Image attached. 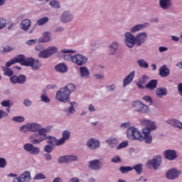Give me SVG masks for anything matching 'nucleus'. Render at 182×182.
<instances>
[{"label":"nucleus","mask_w":182,"mask_h":182,"mask_svg":"<svg viewBox=\"0 0 182 182\" xmlns=\"http://www.w3.org/2000/svg\"><path fill=\"white\" fill-rule=\"evenodd\" d=\"M140 123L141 126L146 127L142 129L144 136L141 135V133L139 132V129L134 127H131L127 131V137H133V139L139 140V141H143V140H144L145 143L150 144V143L153 141V137L150 135V132H151V130H156L157 127H156L154 122L147 119H140Z\"/></svg>","instance_id":"f257e3e1"},{"label":"nucleus","mask_w":182,"mask_h":182,"mask_svg":"<svg viewBox=\"0 0 182 182\" xmlns=\"http://www.w3.org/2000/svg\"><path fill=\"white\" fill-rule=\"evenodd\" d=\"M15 63H20L21 66H31L33 70H38L41 66L39 60H35V59L32 58L25 59V55H17L14 58L10 60L6 63V66H12V65H15Z\"/></svg>","instance_id":"f03ea898"},{"label":"nucleus","mask_w":182,"mask_h":182,"mask_svg":"<svg viewBox=\"0 0 182 182\" xmlns=\"http://www.w3.org/2000/svg\"><path fill=\"white\" fill-rule=\"evenodd\" d=\"M30 126V132H38V134H34V139H32L31 136L30 139L31 140V143L33 144H39V143H42L44 140H46L48 136L46 133H48V129L43 128L42 125L39 124H29Z\"/></svg>","instance_id":"7ed1b4c3"},{"label":"nucleus","mask_w":182,"mask_h":182,"mask_svg":"<svg viewBox=\"0 0 182 182\" xmlns=\"http://www.w3.org/2000/svg\"><path fill=\"white\" fill-rule=\"evenodd\" d=\"M147 39V33H140L136 37L131 33H126L125 34V44L128 48H133L134 44L137 46H141Z\"/></svg>","instance_id":"20e7f679"},{"label":"nucleus","mask_w":182,"mask_h":182,"mask_svg":"<svg viewBox=\"0 0 182 182\" xmlns=\"http://www.w3.org/2000/svg\"><path fill=\"white\" fill-rule=\"evenodd\" d=\"M70 97V94L64 87L60 88L56 93L57 100H59V102H62L63 103H66V102H68Z\"/></svg>","instance_id":"39448f33"},{"label":"nucleus","mask_w":182,"mask_h":182,"mask_svg":"<svg viewBox=\"0 0 182 182\" xmlns=\"http://www.w3.org/2000/svg\"><path fill=\"white\" fill-rule=\"evenodd\" d=\"M146 166L149 168H154V170H157V168L161 166V156H154L152 159L146 162Z\"/></svg>","instance_id":"423d86ee"},{"label":"nucleus","mask_w":182,"mask_h":182,"mask_svg":"<svg viewBox=\"0 0 182 182\" xmlns=\"http://www.w3.org/2000/svg\"><path fill=\"white\" fill-rule=\"evenodd\" d=\"M58 52V48L56 47H49L46 50H43L39 53L38 57L43 58H48L50 56H52L53 53H56Z\"/></svg>","instance_id":"0eeeda50"},{"label":"nucleus","mask_w":182,"mask_h":182,"mask_svg":"<svg viewBox=\"0 0 182 182\" xmlns=\"http://www.w3.org/2000/svg\"><path fill=\"white\" fill-rule=\"evenodd\" d=\"M87 62V58L80 54H77L73 56V63L77 66H83Z\"/></svg>","instance_id":"6e6552de"},{"label":"nucleus","mask_w":182,"mask_h":182,"mask_svg":"<svg viewBox=\"0 0 182 182\" xmlns=\"http://www.w3.org/2000/svg\"><path fill=\"white\" fill-rule=\"evenodd\" d=\"M23 149L26 151H28L30 154H33L34 156L39 154L41 152V149L38 147H35L32 144H25L23 145Z\"/></svg>","instance_id":"1a4fd4ad"},{"label":"nucleus","mask_w":182,"mask_h":182,"mask_svg":"<svg viewBox=\"0 0 182 182\" xmlns=\"http://www.w3.org/2000/svg\"><path fill=\"white\" fill-rule=\"evenodd\" d=\"M31 181V173L25 171L19 177L14 178L13 182H29Z\"/></svg>","instance_id":"9d476101"},{"label":"nucleus","mask_w":182,"mask_h":182,"mask_svg":"<svg viewBox=\"0 0 182 182\" xmlns=\"http://www.w3.org/2000/svg\"><path fill=\"white\" fill-rule=\"evenodd\" d=\"M10 80L11 83H20L21 85L23 84L25 82H26V76L23 75H20L18 76L14 75L10 77Z\"/></svg>","instance_id":"9b49d317"},{"label":"nucleus","mask_w":182,"mask_h":182,"mask_svg":"<svg viewBox=\"0 0 182 182\" xmlns=\"http://www.w3.org/2000/svg\"><path fill=\"white\" fill-rule=\"evenodd\" d=\"M164 156L167 160H175L177 159V153L174 150H166L164 152Z\"/></svg>","instance_id":"f8f14e48"},{"label":"nucleus","mask_w":182,"mask_h":182,"mask_svg":"<svg viewBox=\"0 0 182 182\" xmlns=\"http://www.w3.org/2000/svg\"><path fill=\"white\" fill-rule=\"evenodd\" d=\"M178 174H180L179 172H178L177 170L173 168L169 170L167 173H166V178L168 180H174L176 178H178Z\"/></svg>","instance_id":"ddd939ff"},{"label":"nucleus","mask_w":182,"mask_h":182,"mask_svg":"<svg viewBox=\"0 0 182 182\" xmlns=\"http://www.w3.org/2000/svg\"><path fill=\"white\" fill-rule=\"evenodd\" d=\"M134 75H135L134 71H132L127 77H125V78L123 80V87H126V86H127V85H129V83H132V82H133V79H134Z\"/></svg>","instance_id":"4468645a"},{"label":"nucleus","mask_w":182,"mask_h":182,"mask_svg":"<svg viewBox=\"0 0 182 182\" xmlns=\"http://www.w3.org/2000/svg\"><path fill=\"white\" fill-rule=\"evenodd\" d=\"M87 147L91 149V150H95V149H97L100 146V142L95 139H91L87 141Z\"/></svg>","instance_id":"2eb2a0df"},{"label":"nucleus","mask_w":182,"mask_h":182,"mask_svg":"<svg viewBox=\"0 0 182 182\" xmlns=\"http://www.w3.org/2000/svg\"><path fill=\"white\" fill-rule=\"evenodd\" d=\"M89 167L92 170H99L102 167V163H100V161L95 159L89 162Z\"/></svg>","instance_id":"dca6fc26"},{"label":"nucleus","mask_w":182,"mask_h":182,"mask_svg":"<svg viewBox=\"0 0 182 182\" xmlns=\"http://www.w3.org/2000/svg\"><path fill=\"white\" fill-rule=\"evenodd\" d=\"M73 19V16L70 14L68 11H65L60 18V20L62 22H64V23H66L68 22H70Z\"/></svg>","instance_id":"f3484780"},{"label":"nucleus","mask_w":182,"mask_h":182,"mask_svg":"<svg viewBox=\"0 0 182 182\" xmlns=\"http://www.w3.org/2000/svg\"><path fill=\"white\" fill-rule=\"evenodd\" d=\"M63 137L58 141V144H65L66 140H69L70 137V132L68 130H65L63 132Z\"/></svg>","instance_id":"a211bd4d"},{"label":"nucleus","mask_w":182,"mask_h":182,"mask_svg":"<svg viewBox=\"0 0 182 182\" xmlns=\"http://www.w3.org/2000/svg\"><path fill=\"white\" fill-rule=\"evenodd\" d=\"M132 107L136 112H144L143 111V109H144V107H147V106L142 104L140 101L134 102Z\"/></svg>","instance_id":"6ab92c4d"},{"label":"nucleus","mask_w":182,"mask_h":182,"mask_svg":"<svg viewBox=\"0 0 182 182\" xmlns=\"http://www.w3.org/2000/svg\"><path fill=\"white\" fill-rule=\"evenodd\" d=\"M159 75L161 77H167L170 75V70L167 68V66L162 65L159 69Z\"/></svg>","instance_id":"aec40b11"},{"label":"nucleus","mask_w":182,"mask_h":182,"mask_svg":"<svg viewBox=\"0 0 182 182\" xmlns=\"http://www.w3.org/2000/svg\"><path fill=\"white\" fill-rule=\"evenodd\" d=\"M55 69L57 72H60V73H65V72H68V67L65 63L58 64Z\"/></svg>","instance_id":"412c9836"},{"label":"nucleus","mask_w":182,"mask_h":182,"mask_svg":"<svg viewBox=\"0 0 182 182\" xmlns=\"http://www.w3.org/2000/svg\"><path fill=\"white\" fill-rule=\"evenodd\" d=\"M159 5L161 8L163 9H168L170 6H171V0H160Z\"/></svg>","instance_id":"4be33fe9"},{"label":"nucleus","mask_w":182,"mask_h":182,"mask_svg":"<svg viewBox=\"0 0 182 182\" xmlns=\"http://www.w3.org/2000/svg\"><path fill=\"white\" fill-rule=\"evenodd\" d=\"M166 123L173 126L174 127H178V129H182V123L176 119H169L166 121Z\"/></svg>","instance_id":"5701e85b"},{"label":"nucleus","mask_w":182,"mask_h":182,"mask_svg":"<svg viewBox=\"0 0 182 182\" xmlns=\"http://www.w3.org/2000/svg\"><path fill=\"white\" fill-rule=\"evenodd\" d=\"M146 89L149 90H154L157 87V80H152L145 85Z\"/></svg>","instance_id":"b1692460"},{"label":"nucleus","mask_w":182,"mask_h":182,"mask_svg":"<svg viewBox=\"0 0 182 182\" xmlns=\"http://www.w3.org/2000/svg\"><path fill=\"white\" fill-rule=\"evenodd\" d=\"M80 73L81 75V77H89V76L90 75L89 70L86 67H80Z\"/></svg>","instance_id":"393cba45"},{"label":"nucleus","mask_w":182,"mask_h":182,"mask_svg":"<svg viewBox=\"0 0 182 182\" xmlns=\"http://www.w3.org/2000/svg\"><path fill=\"white\" fill-rule=\"evenodd\" d=\"M31 20L29 19H24L21 22V29L23 31H28L31 27Z\"/></svg>","instance_id":"a878e982"},{"label":"nucleus","mask_w":182,"mask_h":182,"mask_svg":"<svg viewBox=\"0 0 182 182\" xmlns=\"http://www.w3.org/2000/svg\"><path fill=\"white\" fill-rule=\"evenodd\" d=\"M38 41L41 43L49 42V41H50V33L46 32L45 34L38 39Z\"/></svg>","instance_id":"bb28decb"},{"label":"nucleus","mask_w":182,"mask_h":182,"mask_svg":"<svg viewBox=\"0 0 182 182\" xmlns=\"http://www.w3.org/2000/svg\"><path fill=\"white\" fill-rule=\"evenodd\" d=\"M156 96L158 97H163V96H166L167 95V89L166 88H158L156 90Z\"/></svg>","instance_id":"cd10ccee"},{"label":"nucleus","mask_w":182,"mask_h":182,"mask_svg":"<svg viewBox=\"0 0 182 182\" xmlns=\"http://www.w3.org/2000/svg\"><path fill=\"white\" fill-rule=\"evenodd\" d=\"M48 139V144H51V146H61L62 144H58V139H56V138L55 137H52V136H47Z\"/></svg>","instance_id":"c85d7f7f"},{"label":"nucleus","mask_w":182,"mask_h":182,"mask_svg":"<svg viewBox=\"0 0 182 182\" xmlns=\"http://www.w3.org/2000/svg\"><path fill=\"white\" fill-rule=\"evenodd\" d=\"M6 67L3 68V70L4 72V75L5 76H9V77L12 76V75H14V71L11 68H9V67H8L6 65Z\"/></svg>","instance_id":"c756f323"},{"label":"nucleus","mask_w":182,"mask_h":182,"mask_svg":"<svg viewBox=\"0 0 182 182\" xmlns=\"http://www.w3.org/2000/svg\"><path fill=\"white\" fill-rule=\"evenodd\" d=\"M117 48H119V44L117 43H113L109 46V50L112 55H114V53H116V50H117Z\"/></svg>","instance_id":"7c9ffc66"},{"label":"nucleus","mask_w":182,"mask_h":182,"mask_svg":"<svg viewBox=\"0 0 182 182\" xmlns=\"http://www.w3.org/2000/svg\"><path fill=\"white\" fill-rule=\"evenodd\" d=\"M132 170H133V168L132 166H121L119 168V171H121L122 174L129 173V171H132Z\"/></svg>","instance_id":"2f4dec72"},{"label":"nucleus","mask_w":182,"mask_h":182,"mask_svg":"<svg viewBox=\"0 0 182 182\" xmlns=\"http://www.w3.org/2000/svg\"><path fill=\"white\" fill-rule=\"evenodd\" d=\"M64 88L70 95L72 93V92H75V85L73 84H68L64 87Z\"/></svg>","instance_id":"473e14b6"},{"label":"nucleus","mask_w":182,"mask_h":182,"mask_svg":"<svg viewBox=\"0 0 182 182\" xmlns=\"http://www.w3.org/2000/svg\"><path fill=\"white\" fill-rule=\"evenodd\" d=\"M135 170V171L138 173V174H141V171H143V165L139 164L135 165L133 168L132 170Z\"/></svg>","instance_id":"72a5a7b5"},{"label":"nucleus","mask_w":182,"mask_h":182,"mask_svg":"<svg viewBox=\"0 0 182 182\" xmlns=\"http://www.w3.org/2000/svg\"><path fill=\"white\" fill-rule=\"evenodd\" d=\"M137 63L140 68H143L144 69H147V68H149V63L144 60H139Z\"/></svg>","instance_id":"f704fd0d"},{"label":"nucleus","mask_w":182,"mask_h":182,"mask_svg":"<svg viewBox=\"0 0 182 182\" xmlns=\"http://www.w3.org/2000/svg\"><path fill=\"white\" fill-rule=\"evenodd\" d=\"M48 21H49V18L43 17V18L38 19L37 21V23H38V25H39V26H42L43 25H45V23H46Z\"/></svg>","instance_id":"c9c22d12"},{"label":"nucleus","mask_w":182,"mask_h":182,"mask_svg":"<svg viewBox=\"0 0 182 182\" xmlns=\"http://www.w3.org/2000/svg\"><path fill=\"white\" fill-rule=\"evenodd\" d=\"M106 143L109 144L110 147H114L117 144V139H108L106 141Z\"/></svg>","instance_id":"e433bc0d"},{"label":"nucleus","mask_w":182,"mask_h":182,"mask_svg":"<svg viewBox=\"0 0 182 182\" xmlns=\"http://www.w3.org/2000/svg\"><path fill=\"white\" fill-rule=\"evenodd\" d=\"M21 132H23V133H26V132H31V128L29 124H27L26 125H23L20 127Z\"/></svg>","instance_id":"4c0bfd02"},{"label":"nucleus","mask_w":182,"mask_h":182,"mask_svg":"<svg viewBox=\"0 0 182 182\" xmlns=\"http://www.w3.org/2000/svg\"><path fill=\"white\" fill-rule=\"evenodd\" d=\"M50 5L53 8H55L56 9H58V8H60V4H59V1H56L55 0L50 1Z\"/></svg>","instance_id":"58836bf2"},{"label":"nucleus","mask_w":182,"mask_h":182,"mask_svg":"<svg viewBox=\"0 0 182 182\" xmlns=\"http://www.w3.org/2000/svg\"><path fill=\"white\" fill-rule=\"evenodd\" d=\"M144 26L141 24H138L135 26H134L132 29H131V32H137V31H140L141 29H143Z\"/></svg>","instance_id":"ea45409f"},{"label":"nucleus","mask_w":182,"mask_h":182,"mask_svg":"<svg viewBox=\"0 0 182 182\" xmlns=\"http://www.w3.org/2000/svg\"><path fill=\"white\" fill-rule=\"evenodd\" d=\"M13 122H17L18 123H22V122H25V117H14L12 119Z\"/></svg>","instance_id":"a19ab883"},{"label":"nucleus","mask_w":182,"mask_h":182,"mask_svg":"<svg viewBox=\"0 0 182 182\" xmlns=\"http://www.w3.org/2000/svg\"><path fill=\"white\" fill-rule=\"evenodd\" d=\"M68 162L69 161H76L77 160V156L73 155H67Z\"/></svg>","instance_id":"79ce46f5"},{"label":"nucleus","mask_w":182,"mask_h":182,"mask_svg":"<svg viewBox=\"0 0 182 182\" xmlns=\"http://www.w3.org/2000/svg\"><path fill=\"white\" fill-rule=\"evenodd\" d=\"M58 163H68V156L65 155V156H60L58 159Z\"/></svg>","instance_id":"37998d69"},{"label":"nucleus","mask_w":182,"mask_h":182,"mask_svg":"<svg viewBox=\"0 0 182 182\" xmlns=\"http://www.w3.org/2000/svg\"><path fill=\"white\" fill-rule=\"evenodd\" d=\"M45 178H46V177L45 176V175H43V173H38L34 177V180H45Z\"/></svg>","instance_id":"c03bdc74"},{"label":"nucleus","mask_w":182,"mask_h":182,"mask_svg":"<svg viewBox=\"0 0 182 182\" xmlns=\"http://www.w3.org/2000/svg\"><path fill=\"white\" fill-rule=\"evenodd\" d=\"M129 146V143L127 141H122L119 145L117 147L119 150L120 149H124V147H127Z\"/></svg>","instance_id":"a18cd8bd"},{"label":"nucleus","mask_w":182,"mask_h":182,"mask_svg":"<svg viewBox=\"0 0 182 182\" xmlns=\"http://www.w3.org/2000/svg\"><path fill=\"white\" fill-rule=\"evenodd\" d=\"M1 106L4 107H9L11 106V100H6L1 102Z\"/></svg>","instance_id":"49530a36"},{"label":"nucleus","mask_w":182,"mask_h":182,"mask_svg":"<svg viewBox=\"0 0 182 182\" xmlns=\"http://www.w3.org/2000/svg\"><path fill=\"white\" fill-rule=\"evenodd\" d=\"M149 80V77L147 75H144L140 80L139 82L144 85H146Z\"/></svg>","instance_id":"de8ad7c7"},{"label":"nucleus","mask_w":182,"mask_h":182,"mask_svg":"<svg viewBox=\"0 0 182 182\" xmlns=\"http://www.w3.org/2000/svg\"><path fill=\"white\" fill-rule=\"evenodd\" d=\"M6 26V20L4 18H0V30L4 29Z\"/></svg>","instance_id":"09e8293b"},{"label":"nucleus","mask_w":182,"mask_h":182,"mask_svg":"<svg viewBox=\"0 0 182 182\" xmlns=\"http://www.w3.org/2000/svg\"><path fill=\"white\" fill-rule=\"evenodd\" d=\"M6 166V160L4 158H0V168H4Z\"/></svg>","instance_id":"8fccbe9b"},{"label":"nucleus","mask_w":182,"mask_h":182,"mask_svg":"<svg viewBox=\"0 0 182 182\" xmlns=\"http://www.w3.org/2000/svg\"><path fill=\"white\" fill-rule=\"evenodd\" d=\"M143 100H145V102H147V103H149V105H153V100L150 96H144Z\"/></svg>","instance_id":"3c124183"},{"label":"nucleus","mask_w":182,"mask_h":182,"mask_svg":"<svg viewBox=\"0 0 182 182\" xmlns=\"http://www.w3.org/2000/svg\"><path fill=\"white\" fill-rule=\"evenodd\" d=\"M112 163H120L122 161V159L119 156H114L111 159Z\"/></svg>","instance_id":"603ef678"},{"label":"nucleus","mask_w":182,"mask_h":182,"mask_svg":"<svg viewBox=\"0 0 182 182\" xmlns=\"http://www.w3.org/2000/svg\"><path fill=\"white\" fill-rule=\"evenodd\" d=\"M41 100L45 103H49V102H50V100L46 95H41Z\"/></svg>","instance_id":"864d4df0"},{"label":"nucleus","mask_w":182,"mask_h":182,"mask_svg":"<svg viewBox=\"0 0 182 182\" xmlns=\"http://www.w3.org/2000/svg\"><path fill=\"white\" fill-rule=\"evenodd\" d=\"M64 59L65 60H72V62H73V56L70 54H65L64 55Z\"/></svg>","instance_id":"5fc2aeb1"},{"label":"nucleus","mask_w":182,"mask_h":182,"mask_svg":"<svg viewBox=\"0 0 182 182\" xmlns=\"http://www.w3.org/2000/svg\"><path fill=\"white\" fill-rule=\"evenodd\" d=\"M4 52H12V50H14V48L9 46H6L4 48Z\"/></svg>","instance_id":"6e6d98bb"},{"label":"nucleus","mask_w":182,"mask_h":182,"mask_svg":"<svg viewBox=\"0 0 182 182\" xmlns=\"http://www.w3.org/2000/svg\"><path fill=\"white\" fill-rule=\"evenodd\" d=\"M45 151L47 153H52L53 147L50 145H46L45 146Z\"/></svg>","instance_id":"4d7b16f0"},{"label":"nucleus","mask_w":182,"mask_h":182,"mask_svg":"<svg viewBox=\"0 0 182 182\" xmlns=\"http://www.w3.org/2000/svg\"><path fill=\"white\" fill-rule=\"evenodd\" d=\"M3 117H8V113L0 109V119H3Z\"/></svg>","instance_id":"13d9d810"},{"label":"nucleus","mask_w":182,"mask_h":182,"mask_svg":"<svg viewBox=\"0 0 182 182\" xmlns=\"http://www.w3.org/2000/svg\"><path fill=\"white\" fill-rule=\"evenodd\" d=\"M75 102H71L70 103V107H69V112L70 113H73V112H75V107H73V105H75Z\"/></svg>","instance_id":"bf43d9fd"},{"label":"nucleus","mask_w":182,"mask_h":182,"mask_svg":"<svg viewBox=\"0 0 182 182\" xmlns=\"http://www.w3.org/2000/svg\"><path fill=\"white\" fill-rule=\"evenodd\" d=\"M62 53H75V52H76L75 50H66V49H63L62 50Z\"/></svg>","instance_id":"052dcab7"},{"label":"nucleus","mask_w":182,"mask_h":182,"mask_svg":"<svg viewBox=\"0 0 182 182\" xmlns=\"http://www.w3.org/2000/svg\"><path fill=\"white\" fill-rule=\"evenodd\" d=\"M23 105L25 106H31V105H32V102H31L30 100H24Z\"/></svg>","instance_id":"680f3d73"},{"label":"nucleus","mask_w":182,"mask_h":182,"mask_svg":"<svg viewBox=\"0 0 182 182\" xmlns=\"http://www.w3.org/2000/svg\"><path fill=\"white\" fill-rule=\"evenodd\" d=\"M178 92H179V95H181V96H182V83H180L178 85Z\"/></svg>","instance_id":"e2e57ef3"},{"label":"nucleus","mask_w":182,"mask_h":182,"mask_svg":"<svg viewBox=\"0 0 182 182\" xmlns=\"http://www.w3.org/2000/svg\"><path fill=\"white\" fill-rule=\"evenodd\" d=\"M36 43V40H29L27 41V45H35Z\"/></svg>","instance_id":"0e129e2a"},{"label":"nucleus","mask_w":182,"mask_h":182,"mask_svg":"<svg viewBox=\"0 0 182 182\" xmlns=\"http://www.w3.org/2000/svg\"><path fill=\"white\" fill-rule=\"evenodd\" d=\"M46 159L47 161H49V160H52V156L49 154H46L45 155Z\"/></svg>","instance_id":"69168bd1"},{"label":"nucleus","mask_w":182,"mask_h":182,"mask_svg":"<svg viewBox=\"0 0 182 182\" xmlns=\"http://www.w3.org/2000/svg\"><path fill=\"white\" fill-rule=\"evenodd\" d=\"M168 50V48L166 47H159V52H166V50Z\"/></svg>","instance_id":"338daca9"},{"label":"nucleus","mask_w":182,"mask_h":182,"mask_svg":"<svg viewBox=\"0 0 182 182\" xmlns=\"http://www.w3.org/2000/svg\"><path fill=\"white\" fill-rule=\"evenodd\" d=\"M69 182H80V181H79V178H73L69 181Z\"/></svg>","instance_id":"774afa93"}]
</instances>
